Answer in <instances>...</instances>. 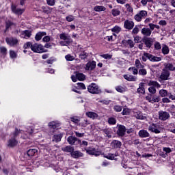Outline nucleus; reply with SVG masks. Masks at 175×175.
<instances>
[{
	"label": "nucleus",
	"mask_w": 175,
	"mask_h": 175,
	"mask_svg": "<svg viewBox=\"0 0 175 175\" xmlns=\"http://www.w3.org/2000/svg\"><path fill=\"white\" fill-rule=\"evenodd\" d=\"M148 85L150 86V88H148V91L150 94L157 93V89H155V88H161V84L155 81H149V82L148 83Z\"/></svg>",
	"instance_id": "obj_1"
},
{
	"label": "nucleus",
	"mask_w": 175,
	"mask_h": 175,
	"mask_svg": "<svg viewBox=\"0 0 175 175\" xmlns=\"http://www.w3.org/2000/svg\"><path fill=\"white\" fill-rule=\"evenodd\" d=\"M31 51H33V53H37L38 54L47 52V51L44 49L43 45L38 43L33 44L31 46Z\"/></svg>",
	"instance_id": "obj_2"
},
{
	"label": "nucleus",
	"mask_w": 175,
	"mask_h": 175,
	"mask_svg": "<svg viewBox=\"0 0 175 175\" xmlns=\"http://www.w3.org/2000/svg\"><path fill=\"white\" fill-rule=\"evenodd\" d=\"M148 16V12L146 10H141L137 14L134 16V19L135 21L140 23L143 18H146Z\"/></svg>",
	"instance_id": "obj_3"
},
{
	"label": "nucleus",
	"mask_w": 175,
	"mask_h": 175,
	"mask_svg": "<svg viewBox=\"0 0 175 175\" xmlns=\"http://www.w3.org/2000/svg\"><path fill=\"white\" fill-rule=\"evenodd\" d=\"M88 91L90 94H100V88L96 83H91L88 86Z\"/></svg>",
	"instance_id": "obj_4"
},
{
	"label": "nucleus",
	"mask_w": 175,
	"mask_h": 175,
	"mask_svg": "<svg viewBox=\"0 0 175 175\" xmlns=\"http://www.w3.org/2000/svg\"><path fill=\"white\" fill-rule=\"evenodd\" d=\"M169 118H170V114L169 112L163 111H159V119H160L161 121H166V120H169Z\"/></svg>",
	"instance_id": "obj_5"
},
{
	"label": "nucleus",
	"mask_w": 175,
	"mask_h": 175,
	"mask_svg": "<svg viewBox=\"0 0 175 175\" xmlns=\"http://www.w3.org/2000/svg\"><path fill=\"white\" fill-rule=\"evenodd\" d=\"M159 79L162 81L170 80V72L167 70H163L161 72Z\"/></svg>",
	"instance_id": "obj_6"
},
{
	"label": "nucleus",
	"mask_w": 175,
	"mask_h": 175,
	"mask_svg": "<svg viewBox=\"0 0 175 175\" xmlns=\"http://www.w3.org/2000/svg\"><path fill=\"white\" fill-rule=\"evenodd\" d=\"M148 131L154 133H161V127L157 124H152L148 126Z\"/></svg>",
	"instance_id": "obj_7"
},
{
	"label": "nucleus",
	"mask_w": 175,
	"mask_h": 175,
	"mask_svg": "<svg viewBox=\"0 0 175 175\" xmlns=\"http://www.w3.org/2000/svg\"><path fill=\"white\" fill-rule=\"evenodd\" d=\"M133 27H135V23L132 20L126 19L124 21V27L126 29H133Z\"/></svg>",
	"instance_id": "obj_8"
},
{
	"label": "nucleus",
	"mask_w": 175,
	"mask_h": 175,
	"mask_svg": "<svg viewBox=\"0 0 175 175\" xmlns=\"http://www.w3.org/2000/svg\"><path fill=\"white\" fill-rule=\"evenodd\" d=\"M96 68V62L92 61L89 62L86 64V66L85 67V70H94Z\"/></svg>",
	"instance_id": "obj_9"
},
{
	"label": "nucleus",
	"mask_w": 175,
	"mask_h": 175,
	"mask_svg": "<svg viewBox=\"0 0 175 175\" xmlns=\"http://www.w3.org/2000/svg\"><path fill=\"white\" fill-rule=\"evenodd\" d=\"M59 38L62 40H65L66 44H69L72 42V39H70V36H68V34L65 33H62L59 35Z\"/></svg>",
	"instance_id": "obj_10"
},
{
	"label": "nucleus",
	"mask_w": 175,
	"mask_h": 175,
	"mask_svg": "<svg viewBox=\"0 0 175 175\" xmlns=\"http://www.w3.org/2000/svg\"><path fill=\"white\" fill-rule=\"evenodd\" d=\"M5 42L9 44V46H16V44L18 43V40H17V38H7L5 39Z\"/></svg>",
	"instance_id": "obj_11"
},
{
	"label": "nucleus",
	"mask_w": 175,
	"mask_h": 175,
	"mask_svg": "<svg viewBox=\"0 0 175 175\" xmlns=\"http://www.w3.org/2000/svg\"><path fill=\"white\" fill-rule=\"evenodd\" d=\"M85 116L91 118V120H99V115L96 112L88 111L85 113Z\"/></svg>",
	"instance_id": "obj_12"
},
{
	"label": "nucleus",
	"mask_w": 175,
	"mask_h": 175,
	"mask_svg": "<svg viewBox=\"0 0 175 175\" xmlns=\"http://www.w3.org/2000/svg\"><path fill=\"white\" fill-rule=\"evenodd\" d=\"M125 132H126V129L125 128V126L119 125L118 130L117 131V134L119 136H124V135H125Z\"/></svg>",
	"instance_id": "obj_13"
},
{
	"label": "nucleus",
	"mask_w": 175,
	"mask_h": 175,
	"mask_svg": "<svg viewBox=\"0 0 175 175\" xmlns=\"http://www.w3.org/2000/svg\"><path fill=\"white\" fill-rule=\"evenodd\" d=\"M144 43H145L146 47L150 49L151 46H152V43H154V41L152 40V38H147L144 39Z\"/></svg>",
	"instance_id": "obj_14"
},
{
	"label": "nucleus",
	"mask_w": 175,
	"mask_h": 175,
	"mask_svg": "<svg viewBox=\"0 0 175 175\" xmlns=\"http://www.w3.org/2000/svg\"><path fill=\"white\" fill-rule=\"evenodd\" d=\"M46 35H47V33H46L44 31H40L36 33V35L35 36V40L37 42H39V40H41L42 38H43V36H46Z\"/></svg>",
	"instance_id": "obj_15"
},
{
	"label": "nucleus",
	"mask_w": 175,
	"mask_h": 175,
	"mask_svg": "<svg viewBox=\"0 0 175 175\" xmlns=\"http://www.w3.org/2000/svg\"><path fill=\"white\" fill-rule=\"evenodd\" d=\"M86 152H88L89 155H95V157H98L100 154V152L96 151L95 148L88 149L86 150Z\"/></svg>",
	"instance_id": "obj_16"
},
{
	"label": "nucleus",
	"mask_w": 175,
	"mask_h": 175,
	"mask_svg": "<svg viewBox=\"0 0 175 175\" xmlns=\"http://www.w3.org/2000/svg\"><path fill=\"white\" fill-rule=\"evenodd\" d=\"M12 11L13 13H15V14H17L18 16H21L23 14V10L20 8H17L15 5H12Z\"/></svg>",
	"instance_id": "obj_17"
},
{
	"label": "nucleus",
	"mask_w": 175,
	"mask_h": 175,
	"mask_svg": "<svg viewBox=\"0 0 175 175\" xmlns=\"http://www.w3.org/2000/svg\"><path fill=\"white\" fill-rule=\"evenodd\" d=\"M149 61H151V62H159V61H162V58L149 54Z\"/></svg>",
	"instance_id": "obj_18"
},
{
	"label": "nucleus",
	"mask_w": 175,
	"mask_h": 175,
	"mask_svg": "<svg viewBox=\"0 0 175 175\" xmlns=\"http://www.w3.org/2000/svg\"><path fill=\"white\" fill-rule=\"evenodd\" d=\"M138 135L139 137H150V133L147 132V130L139 131Z\"/></svg>",
	"instance_id": "obj_19"
},
{
	"label": "nucleus",
	"mask_w": 175,
	"mask_h": 175,
	"mask_svg": "<svg viewBox=\"0 0 175 175\" xmlns=\"http://www.w3.org/2000/svg\"><path fill=\"white\" fill-rule=\"evenodd\" d=\"M70 155L72 158H81V157H83V153L77 150H72V152L70 153Z\"/></svg>",
	"instance_id": "obj_20"
},
{
	"label": "nucleus",
	"mask_w": 175,
	"mask_h": 175,
	"mask_svg": "<svg viewBox=\"0 0 175 175\" xmlns=\"http://www.w3.org/2000/svg\"><path fill=\"white\" fill-rule=\"evenodd\" d=\"M123 77L125 80H127V81H136L137 80L136 77L131 75H124Z\"/></svg>",
	"instance_id": "obj_21"
},
{
	"label": "nucleus",
	"mask_w": 175,
	"mask_h": 175,
	"mask_svg": "<svg viewBox=\"0 0 175 175\" xmlns=\"http://www.w3.org/2000/svg\"><path fill=\"white\" fill-rule=\"evenodd\" d=\"M142 33L145 36H151L152 31L151 29H150L149 28L144 27L142 29Z\"/></svg>",
	"instance_id": "obj_22"
},
{
	"label": "nucleus",
	"mask_w": 175,
	"mask_h": 175,
	"mask_svg": "<svg viewBox=\"0 0 175 175\" xmlns=\"http://www.w3.org/2000/svg\"><path fill=\"white\" fill-rule=\"evenodd\" d=\"M62 150L64 151V152H70V154H72V151H75V148L70 146H67L62 148Z\"/></svg>",
	"instance_id": "obj_23"
},
{
	"label": "nucleus",
	"mask_w": 175,
	"mask_h": 175,
	"mask_svg": "<svg viewBox=\"0 0 175 175\" xmlns=\"http://www.w3.org/2000/svg\"><path fill=\"white\" fill-rule=\"evenodd\" d=\"M135 117L137 120H146L147 118L143 116V113L140 111H137L135 113Z\"/></svg>",
	"instance_id": "obj_24"
},
{
	"label": "nucleus",
	"mask_w": 175,
	"mask_h": 175,
	"mask_svg": "<svg viewBox=\"0 0 175 175\" xmlns=\"http://www.w3.org/2000/svg\"><path fill=\"white\" fill-rule=\"evenodd\" d=\"M137 92H139V94H146V90L144 89V83H139V88L137 89Z\"/></svg>",
	"instance_id": "obj_25"
},
{
	"label": "nucleus",
	"mask_w": 175,
	"mask_h": 175,
	"mask_svg": "<svg viewBox=\"0 0 175 175\" xmlns=\"http://www.w3.org/2000/svg\"><path fill=\"white\" fill-rule=\"evenodd\" d=\"M122 43H126L130 47V49H133L135 47V42H133V40H124L122 41Z\"/></svg>",
	"instance_id": "obj_26"
},
{
	"label": "nucleus",
	"mask_w": 175,
	"mask_h": 175,
	"mask_svg": "<svg viewBox=\"0 0 175 175\" xmlns=\"http://www.w3.org/2000/svg\"><path fill=\"white\" fill-rule=\"evenodd\" d=\"M94 12H105L106 8L103 5H96L94 8Z\"/></svg>",
	"instance_id": "obj_27"
},
{
	"label": "nucleus",
	"mask_w": 175,
	"mask_h": 175,
	"mask_svg": "<svg viewBox=\"0 0 175 175\" xmlns=\"http://www.w3.org/2000/svg\"><path fill=\"white\" fill-rule=\"evenodd\" d=\"M67 140L69 144L73 145L76 142H77V138L73 136H70L68 137Z\"/></svg>",
	"instance_id": "obj_28"
},
{
	"label": "nucleus",
	"mask_w": 175,
	"mask_h": 175,
	"mask_svg": "<svg viewBox=\"0 0 175 175\" xmlns=\"http://www.w3.org/2000/svg\"><path fill=\"white\" fill-rule=\"evenodd\" d=\"M17 142L14 138H12L8 141V147H14V146H17Z\"/></svg>",
	"instance_id": "obj_29"
},
{
	"label": "nucleus",
	"mask_w": 175,
	"mask_h": 175,
	"mask_svg": "<svg viewBox=\"0 0 175 175\" xmlns=\"http://www.w3.org/2000/svg\"><path fill=\"white\" fill-rule=\"evenodd\" d=\"M159 94L160 96H161V98H165L167 96V95L169 94V93L167 92V90L165 89H161V90H159Z\"/></svg>",
	"instance_id": "obj_30"
},
{
	"label": "nucleus",
	"mask_w": 175,
	"mask_h": 175,
	"mask_svg": "<svg viewBox=\"0 0 175 175\" xmlns=\"http://www.w3.org/2000/svg\"><path fill=\"white\" fill-rule=\"evenodd\" d=\"M164 66L165 69H167V70H170L171 72H173V68L174 66L172 63H165Z\"/></svg>",
	"instance_id": "obj_31"
},
{
	"label": "nucleus",
	"mask_w": 175,
	"mask_h": 175,
	"mask_svg": "<svg viewBox=\"0 0 175 175\" xmlns=\"http://www.w3.org/2000/svg\"><path fill=\"white\" fill-rule=\"evenodd\" d=\"M31 30H25L23 31V36L25 39H29V38H31Z\"/></svg>",
	"instance_id": "obj_32"
},
{
	"label": "nucleus",
	"mask_w": 175,
	"mask_h": 175,
	"mask_svg": "<svg viewBox=\"0 0 175 175\" xmlns=\"http://www.w3.org/2000/svg\"><path fill=\"white\" fill-rule=\"evenodd\" d=\"M76 76L80 81H83L85 80V75L83 73L76 72Z\"/></svg>",
	"instance_id": "obj_33"
},
{
	"label": "nucleus",
	"mask_w": 175,
	"mask_h": 175,
	"mask_svg": "<svg viewBox=\"0 0 175 175\" xmlns=\"http://www.w3.org/2000/svg\"><path fill=\"white\" fill-rule=\"evenodd\" d=\"M169 46H167V45H163V47H162V53L163 54H164V55H166L167 54H169Z\"/></svg>",
	"instance_id": "obj_34"
},
{
	"label": "nucleus",
	"mask_w": 175,
	"mask_h": 175,
	"mask_svg": "<svg viewBox=\"0 0 175 175\" xmlns=\"http://www.w3.org/2000/svg\"><path fill=\"white\" fill-rule=\"evenodd\" d=\"M61 139H62V134H58V135H55L53 136V142H56L57 143L58 142H61Z\"/></svg>",
	"instance_id": "obj_35"
},
{
	"label": "nucleus",
	"mask_w": 175,
	"mask_h": 175,
	"mask_svg": "<svg viewBox=\"0 0 175 175\" xmlns=\"http://www.w3.org/2000/svg\"><path fill=\"white\" fill-rule=\"evenodd\" d=\"M36 152H38V150L36 149H30L27 151V155L29 157H33V155H35Z\"/></svg>",
	"instance_id": "obj_36"
},
{
	"label": "nucleus",
	"mask_w": 175,
	"mask_h": 175,
	"mask_svg": "<svg viewBox=\"0 0 175 175\" xmlns=\"http://www.w3.org/2000/svg\"><path fill=\"white\" fill-rule=\"evenodd\" d=\"M88 57V53H87V52L85 51H82L79 54V57L81 58V59H85V58H87Z\"/></svg>",
	"instance_id": "obj_37"
},
{
	"label": "nucleus",
	"mask_w": 175,
	"mask_h": 175,
	"mask_svg": "<svg viewBox=\"0 0 175 175\" xmlns=\"http://www.w3.org/2000/svg\"><path fill=\"white\" fill-rule=\"evenodd\" d=\"M148 26H149V28L150 29V31H154L155 28H157V29H159L160 28L159 25H157L153 23H149Z\"/></svg>",
	"instance_id": "obj_38"
},
{
	"label": "nucleus",
	"mask_w": 175,
	"mask_h": 175,
	"mask_svg": "<svg viewBox=\"0 0 175 175\" xmlns=\"http://www.w3.org/2000/svg\"><path fill=\"white\" fill-rule=\"evenodd\" d=\"M111 13H112V16H113L114 17H117V16H120L121 12H120V10L117 9H113L111 10Z\"/></svg>",
	"instance_id": "obj_39"
},
{
	"label": "nucleus",
	"mask_w": 175,
	"mask_h": 175,
	"mask_svg": "<svg viewBox=\"0 0 175 175\" xmlns=\"http://www.w3.org/2000/svg\"><path fill=\"white\" fill-rule=\"evenodd\" d=\"M49 128H53V129H55L57 126H58V123L57 122H51L49 123Z\"/></svg>",
	"instance_id": "obj_40"
},
{
	"label": "nucleus",
	"mask_w": 175,
	"mask_h": 175,
	"mask_svg": "<svg viewBox=\"0 0 175 175\" xmlns=\"http://www.w3.org/2000/svg\"><path fill=\"white\" fill-rule=\"evenodd\" d=\"M138 73L140 76H146L147 75V70L146 68L139 69Z\"/></svg>",
	"instance_id": "obj_41"
},
{
	"label": "nucleus",
	"mask_w": 175,
	"mask_h": 175,
	"mask_svg": "<svg viewBox=\"0 0 175 175\" xmlns=\"http://www.w3.org/2000/svg\"><path fill=\"white\" fill-rule=\"evenodd\" d=\"M116 90L118 92H125V91H126V88L122 86H117Z\"/></svg>",
	"instance_id": "obj_42"
},
{
	"label": "nucleus",
	"mask_w": 175,
	"mask_h": 175,
	"mask_svg": "<svg viewBox=\"0 0 175 175\" xmlns=\"http://www.w3.org/2000/svg\"><path fill=\"white\" fill-rule=\"evenodd\" d=\"M161 101V97L159 96H154L152 98V103H155Z\"/></svg>",
	"instance_id": "obj_43"
},
{
	"label": "nucleus",
	"mask_w": 175,
	"mask_h": 175,
	"mask_svg": "<svg viewBox=\"0 0 175 175\" xmlns=\"http://www.w3.org/2000/svg\"><path fill=\"white\" fill-rule=\"evenodd\" d=\"M129 70L130 72H132L133 75H137V73H139V70H137V68L135 67H130L129 68Z\"/></svg>",
	"instance_id": "obj_44"
},
{
	"label": "nucleus",
	"mask_w": 175,
	"mask_h": 175,
	"mask_svg": "<svg viewBox=\"0 0 175 175\" xmlns=\"http://www.w3.org/2000/svg\"><path fill=\"white\" fill-rule=\"evenodd\" d=\"M70 120L74 122V124H79L80 122V118L76 116L70 118Z\"/></svg>",
	"instance_id": "obj_45"
},
{
	"label": "nucleus",
	"mask_w": 175,
	"mask_h": 175,
	"mask_svg": "<svg viewBox=\"0 0 175 175\" xmlns=\"http://www.w3.org/2000/svg\"><path fill=\"white\" fill-rule=\"evenodd\" d=\"M125 8L126 9V11L129 12V13H133V8L129 4H126Z\"/></svg>",
	"instance_id": "obj_46"
},
{
	"label": "nucleus",
	"mask_w": 175,
	"mask_h": 175,
	"mask_svg": "<svg viewBox=\"0 0 175 175\" xmlns=\"http://www.w3.org/2000/svg\"><path fill=\"white\" fill-rule=\"evenodd\" d=\"M112 144L114 146L115 148H120V147H121V142L120 141H113Z\"/></svg>",
	"instance_id": "obj_47"
},
{
	"label": "nucleus",
	"mask_w": 175,
	"mask_h": 175,
	"mask_svg": "<svg viewBox=\"0 0 175 175\" xmlns=\"http://www.w3.org/2000/svg\"><path fill=\"white\" fill-rule=\"evenodd\" d=\"M142 61H144V62H146V61H147V58L148 59L150 58V53H144V55H142Z\"/></svg>",
	"instance_id": "obj_48"
},
{
	"label": "nucleus",
	"mask_w": 175,
	"mask_h": 175,
	"mask_svg": "<svg viewBox=\"0 0 175 175\" xmlns=\"http://www.w3.org/2000/svg\"><path fill=\"white\" fill-rule=\"evenodd\" d=\"M66 21H68V23H72V21H75V16L73 15H68L66 17Z\"/></svg>",
	"instance_id": "obj_49"
},
{
	"label": "nucleus",
	"mask_w": 175,
	"mask_h": 175,
	"mask_svg": "<svg viewBox=\"0 0 175 175\" xmlns=\"http://www.w3.org/2000/svg\"><path fill=\"white\" fill-rule=\"evenodd\" d=\"M105 158H107V159H111V161H113V159H116V155L114 154H108L107 155L105 156Z\"/></svg>",
	"instance_id": "obj_50"
},
{
	"label": "nucleus",
	"mask_w": 175,
	"mask_h": 175,
	"mask_svg": "<svg viewBox=\"0 0 175 175\" xmlns=\"http://www.w3.org/2000/svg\"><path fill=\"white\" fill-rule=\"evenodd\" d=\"M135 66L136 68H144V66L143 65H142V62H140V60H139V59H137L135 60Z\"/></svg>",
	"instance_id": "obj_51"
},
{
	"label": "nucleus",
	"mask_w": 175,
	"mask_h": 175,
	"mask_svg": "<svg viewBox=\"0 0 175 175\" xmlns=\"http://www.w3.org/2000/svg\"><path fill=\"white\" fill-rule=\"evenodd\" d=\"M32 43L31 42H27L24 44V49H31L32 50Z\"/></svg>",
	"instance_id": "obj_52"
},
{
	"label": "nucleus",
	"mask_w": 175,
	"mask_h": 175,
	"mask_svg": "<svg viewBox=\"0 0 175 175\" xmlns=\"http://www.w3.org/2000/svg\"><path fill=\"white\" fill-rule=\"evenodd\" d=\"M108 122L111 125H114L117 122V120L114 118H109L108 120Z\"/></svg>",
	"instance_id": "obj_53"
},
{
	"label": "nucleus",
	"mask_w": 175,
	"mask_h": 175,
	"mask_svg": "<svg viewBox=\"0 0 175 175\" xmlns=\"http://www.w3.org/2000/svg\"><path fill=\"white\" fill-rule=\"evenodd\" d=\"M75 56H72L71 55H67L65 56V59L66 61H75Z\"/></svg>",
	"instance_id": "obj_54"
},
{
	"label": "nucleus",
	"mask_w": 175,
	"mask_h": 175,
	"mask_svg": "<svg viewBox=\"0 0 175 175\" xmlns=\"http://www.w3.org/2000/svg\"><path fill=\"white\" fill-rule=\"evenodd\" d=\"M10 56L12 59L17 57V53L14 51H10Z\"/></svg>",
	"instance_id": "obj_55"
},
{
	"label": "nucleus",
	"mask_w": 175,
	"mask_h": 175,
	"mask_svg": "<svg viewBox=\"0 0 175 175\" xmlns=\"http://www.w3.org/2000/svg\"><path fill=\"white\" fill-rule=\"evenodd\" d=\"M129 113H131V109H129L128 108H124L122 112V114L123 116H128V114H129Z\"/></svg>",
	"instance_id": "obj_56"
},
{
	"label": "nucleus",
	"mask_w": 175,
	"mask_h": 175,
	"mask_svg": "<svg viewBox=\"0 0 175 175\" xmlns=\"http://www.w3.org/2000/svg\"><path fill=\"white\" fill-rule=\"evenodd\" d=\"M154 46L156 50H161V49H162V46H161V43H159V42H155Z\"/></svg>",
	"instance_id": "obj_57"
},
{
	"label": "nucleus",
	"mask_w": 175,
	"mask_h": 175,
	"mask_svg": "<svg viewBox=\"0 0 175 175\" xmlns=\"http://www.w3.org/2000/svg\"><path fill=\"white\" fill-rule=\"evenodd\" d=\"M100 57H102L105 59H111V57H113V55H109V54H104V55H101Z\"/></svg>",
	"instance_id": "obj_58"
},
{
	"label": "nucleus",
	"mask_w": 175,
	"mask_h": 175,
	"mask_svg": "<svg viewBox=\"0 0 175 175\" xmlns=\"http://www.w3.org/2000/svg\"><path fill=\"white\" fill-rule=\"evenodd\" d=\"M77 88L79 90H85V85H84L83 83H78Z\"/></svg>",
	"instance_id": "obj_59"
},
{
	"label": "nucleus",
	"mask_w": 175,
	"mask_h": 175,
	"mask_svg": "<svg viewBox=\"0 0 175 175\" xmlns=\"http://www.w3.org/2000/svg\"><path fill=\"white\" fill-rule=\"evenodd\" d=\"M46 3L49 6H54L55 5V0H46Z\"/></svg>",
	"instance_id": "obj_60"
},
{
	"label": "nucleus",
	"mask_w": 175,
	"mask_h": 175,
	"mask_svg": "<svg viewBox=\"0 0 175 175\" xmlns=\"http://www.w3.org/2000/svg\"><path fill=\"white\" fill-rule=\"evenodd\" d=\"M79 125L85 128V126H87V125H90V122L88 120H84L83 122L79 123Z\"/></svg>",
	"instance_id": "obj_61"
},
{
	"label": "nucleus",
	"mask_w": 175,
	"mask_h": 175,
	"mask_svg": "<svg viewBox=\"0 0 175 175\" xmlns=\"http://www.w3.org/2000/svg\"><path fill=\"white\" fill-rule=\"evenodd\" d=\"M51 40V38L49 36H46L42 38V42H49Z\"/></svg>",
	"instance_id": "obj_62"
},
{
	"label": "nucleus",
	"mask_w": 175,
	"mask_h": 175,
	"mask_svg": "<svg viewBox=\"0 0 175 175\" xmlns=\"http://www.w3.org/2000/svg\"><path fill=\"white\" fill-rule=\"evenodd\" d=\"M7 51H8V49H6L5 46L0 47V52L1 53V54H6Z\"/></svg>",
	"instance_id": "obj_63"
},
{
	"label": "nucleus",
	"mask_w": 175,
	"mask_h": 175,
	"mask_svg": "<svg viewBox=\"0 0 175 175\" xmlns=\"http://www.w3.org/2000/svg\"><path fill=\"white\" fill-rule=\"evenodd\" d=\"M167 96L169 99H172V100H175V94H172V93H168Z\"/></svg>",
	"instance_id": "obj_64"
}]
</instances>
